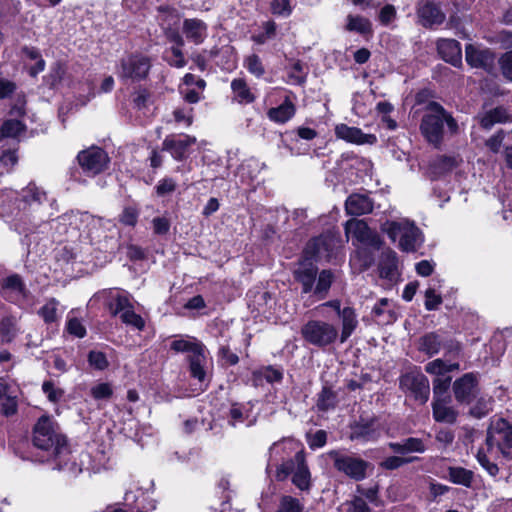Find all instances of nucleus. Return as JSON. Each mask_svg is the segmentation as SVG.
I'll use <instances>...</instances> for the list:
<instances>
[{
  "label": "nucleus",
  "instance_id": "f257e3e1",
  "mask_svg": "<svg viewBox=\"0 0 512 512\" xmlns=\"http://www.w3.org/2000/svg\"><path fill=\"white\" fill-rule=\"evenodd\" d=\"M329 242L330 240L325 237L310 240L304 249L303 258L299 260L293 270L294 279L301 285V293L311 294L317 300H323L328 296L335 279L334 273L330 269H323L319 272L317 265L313 262V260L325 256Z\"/></svg>",
  "mask_w": 512,
  "mask_h": 512
},
{
  "label": "nucleus",
  "instance_id": "f03ea898",
  "mask_svg": "<svg viewBox=\"0 0 512 512\" xmlns=\"http://www.w3.org/2000/svg\"><path fill=\"white\" fill-rule=\"evenodd\" d=\"M33 444L38 449L48 452L50 458L66 463L69 454L66 437L59 425L48 415H42L33 428Z\"/></svg>",
  "mask_w": 512,
  "mask_h": 512
},
{
  "label": "nucleus",
  "instance_id": "7ed1b4c3",
  "mask_svg": "<svg viewBox=\"0 0 512 512\" xmlns=\"http://www.w3.org/2000/svg\"><path fill=\"white\" fill-rule=\"evenodd\" d=\"M444 123L451 136L459 133V125L452 114L439 103L429 102L426 105V113L421 119L420 131L426 141L435 148H440L444 141Z\"/></svg>",
  "mask_w": 512,
  "mask_h": 512
},
{
  "label": "nucleus",
  "instance_id": "20e7f679",
  "mask_svg": "<svg viewBox=\"0 0 512 512\" xmlns=\"http://www.w3.org/2000/svg\"><path fill=\"white\" fill-rule=\"evenodd\" d=\"M292 475V483L301 491H308L311 487V473L305 459V453L300 450L294 457L284 461L276 469L277 481H284Z\"/></svg>",
  "mask_w": 512,
  "mask_h": 512
},
{
  "label": "nucleus",
  "instance_id": "39448f33",
  "mask_svg": "<svg viewBox=\"0 0 512 512\" xmlns=\"http://www.w3.org/2000/svg\"><path fill=\"white\" fill-rule=\"evenodd\" d=\"M389 238L395 242L398 240L399 247L405 252H414L422 244V234L418 227L413 223L403 222H388L383 228Z\"/></svg>",
  "mask_w": 512,
  "mask_h": 512
},
{
  "label": "nucleus",
  "instance_id": "423d86ee",
  "mask_svg": "<svg viewBox=\"0 0 512 512\" xmlns=\"http://www.w3.org/2000/svg\"><path fill=\"white\" fill-rule=\"evenodd\" d=\"M486 446L489 453H500L503 457H510L512 425L503 418L492 421L487 430Z\"/></svg>",
  "mask_w": 512,
  "mask_h": 512
},
{
  "label": "nucleus",
  "instance_id": "0eeeda50",
  "mask_svg": "<svg viewBox=\"0 0 512 512\" xmlns=\"http://www.w3.org/2000/svg\"><path fill=\"white\" fill-rule=\"evenodd\" d=\"M301 336L309 344L324 348L333 344L338 336V328L323 320H309L301 327Z\"/></svg>",
  "mask_w": 512,
  "mask_h": 512
},
{
  "label": "nucleus",
  "instance_id": "6e6552de",
  "mask_svg": "<svg viewBox=\"0 0 512 512\" xmlns=\"http://www.w3.org/2000/svg\"><path fill=\"white\" fill-rule=\"evenodd\" d=\"M327 455L333 462V466L337 471L356 481H360L366 477L368 462L360 457H356L342 450H331Z\"/></svg>",
  "mask_w": 512,
  "mask_h": 512
},
{
  "label": "nucleus",
  "instance_id": "1a4fd4ad",
  "mask_svg": "<svg viewBox=\"0 0 512 512\" xmlns=\"http://www.w3.org/2000/svg\"><path fill=\"white\" fill-rule=\"evenodd\" d=\"M150 68L151 59L135 53L121 59L117 73L123 80L141 81L148 76Z\"/></svg>",
  "mask_w": 512,
  "mask_h": 512
},
{
  "label": "nucleus",
  "instance_id": "9d476101",
  "mask_svg": "<svg viewBox=\"0 0 512 512\" xmlns=\"http://www.w3.org/2000/svg\"><path fill=\"white\" fill-rule=\"evenodd\" d=\"M399 387L405 393L409 392L421 404H425L429 399V380L419 370L403 374L399 379Z\"/></svg>",
  "mask_w": 512,
  "mask_h": 512
},
{
  "label": "nucleus",
  "instance_id": "9b49d317",
  "mask_svg": "<svg viewBox=\"0 0 512 512\" xmlns=\"http://www.w3.org/2000/svg\"><path fill=\"white\" fill-rule=\"evenodd\" d=\"M80 167L88 176H96L107 169L109 157L99 147H91L79 152L77 156Z\"/></svg>",
  "mask_w": 512,
  "mask_h": 512
},
{
  "label": "nucleus",
  "instance_id": "f8f14e48",
  "mask_svg": "<svg viewBox=\"0 0 512 512\" xmlns=\"http://www.w3.org/2000/svg\"><path fill=\"white\" fill-rule=\"evenodd\" d=\"M28 293L22 277L18 274H12L0 280V296L10 303L21 305Z\"/></svg>",
  "mask_w": 512,
  "mask_h": 512
},
{
  "label": "nucleus",
  "instance_id": "ddd939ff",
  "mask_svg": "<svg viewBox=\"0 0 512 512\" xmlns=\"http://www.w3.org/2000/svg\"><path fill=\"white\" fill-rule=\"evenodd\" d=\"M465 59L473 68H480L492 74L495 70V53L489 48H482L473 44L465 47Z\"/></svg>",
  "mask_w": 512,
  "mask_h": 512
},
{
  "label": "nucleus",
  "instance_id": "4468645a",
  "mask_svg": "<svg viewBox=\"0 0 512 512\" xmlns=\"http://www.w3.org/2000/svg\"><path fill=\"white\" fill-rule=\"evenodd\" d=\"M196 141V137L188 134L168 135L162 142V151L169 152L177 161H183L188 157L189 149Z\"/></svg>",
  "mask_w": 512,
  "mask_h": 512
},
{
  "label": "nucleus",
  "instance_id": "2eb2a0df",
  "mask_svg": "<svg viewBox=\"0 0 512 512\" xmlns=\"http://www.w3.org/2000/svg\"><path fill=\"white\" fill-rule=\"evenodd\" d=\"M455 399L462 404L472 403L479 392L478 380L474 373H466L453 383Z\"/></svg>",
  "mask_w": 512,
  "mask_h": 512
},
{
  "label": "nucleus",
  "instance_id": "dca6fc26",
  "mask_svg": "<svg viewBox=\"0 0 512 512\" xmlns=\"http://www.w3.org/2000/svg\"><path fill=\"white\" fill-rule=\"evenodd\" d=\"M345 229L360 242L379 249L382 241L379 235L370 229L363 220H349L346 222Z\"/></svg>",
  "mask_w": 512,
  "mask_h": 512
},
{
  "label": "nucleus",
  "instance_id": "f3484780",
  "mask_svg": "<svg viewBox=\"0 0 512 512\" xmlns=\"http://www.w3.org/2000/svg\"><path fill=\"white\" fill-rule=\"evenodd\" d=\"M337 138L354 144H374L377 138L373 134H365L357 127H350L346 124H339L335 127Z\"/></svg>",
  "mask_w": 512,
  "mask_h": 512
},
{
  "label": "nucleus",
  "instance_id": "a211bd4d",
  "mask_svg": "<svg viewBox=\"0 0 512 512\" xmlns=\"http://www.w3.org/2000/svg\"><path fill=\"white\" fill-rule=\"evenodd\" d=\"M182 31L188 41L200 45L208 36V25L201 19L189 18L183 21Z\"/></svg>",
  "mask_w": 512,
  "mask_h": 512
},
{
  "label": "nucleus",
  "instance_id": "6ab92c4d",
  "mask_svg": "<svg viewBox=\"0 0 512 512\" xmlns=\"http://www.w3.org/2000/svg\"><path fill=\"white\" fill-rule=\"evenodd\" d=\"M158 10L159 12L166 14L165 18H162L161 22L165 37L169 42L174 43L176 45L175 47H182L184 45V39L182 35L176 28H172L170 23H166L169 19L179 21L180 17L177 10L168 6H160Z\"/></svg>",
  "mask_w": 512,
  "mask_h": 512
},
{
  "label": "nucleus",
  "instance_id": "aec40b11",
  "mask_svg": "<svg viewBox=\"0 0 512 512\" xmlns=\"http://www.w3.org/2000/svg\"><path fill=\"white\" fill-rule=\"evenodd\" d=\"M437 50L444 61L456 67L461 65L462 51L458 41L454 39H441L437 42Z\"/></svg>",
  "mask_w": 512,
  "mask_h": 512
},
{
  "label": "nucleus",
  "instance_id": "412c9836",
  "mask_svg": "<svg viewBox=\"0 0 512 512\" xmlns=\"http://www.w3.org/2000/svg\"><path fill=\"white\" fill-rule=\"evenodd\" d=\"M374 203L372 199L364 194L354 193L351 194L345 202V209L347 214L360 216L371 213L373 211Z\"/></svg>",
  "mask_w": 512,
  "mask_h": 512
},
{
  "label": "nucleus",
  "instance_id": "4be33fe9",
  "mask_svg": "<svg viewBox=\"0 0 512 512\" xmlns=\"http://www.w3.org/2000/svg\"><path fill=\"white\" fill-rule=\"evenodd\" d=\"M418 16L425 27L442 24L445 20L444 13L433 3H421L418 8Z\"/></svg>",
  "mask_w": 512,
  "mask_h": 512
},
{
  "label": "nucleus",
  "instance_id": "5701e85b",
  "mask_svg": "<svg viewBox=\"0 0 512 512\" xmlns=\"http://www.w3.org/2000/svg\"><path fill=\"white\" fill-rule=\"evenodd\" d=\"M397 255L394 251L387 249L382 252L379 261L380 277L393 281L396 279L397 273Z\"/></svg>",
  "mask_w": 512,
  "mask_h": 512
},
{
  "label": "nucleus",
  "instance_id": "b1692460",
  "mask_svg": "<svg viewBox=\"0 0 512 512\" xmlns=\"http://www.w3.org/2000/svg\"><path fill=\"white\" fill-rule=\"evenodd\" d=\"M432 410L433 418L437 422L453 424L457 420L458 412L447 405L444 399H433Z\"/></svg>",
  "mask_w": 512,
  "mask_h": 512
},
{
  "label": "nucleus",
  "instance_id": "393cba45",
  "mask_svg": "<svg viewBox=\"0 0 512 512\" xmlns=\"http://www.w3.org/2000/svg\"><path fill=\"white\" fill-rule=\"evenodd\" d=\"M510 121H512V116L504 107L491 109L480 117V125L485 130L491 129L497 123H506Z\"/></svg>",
  "mask_w": 512,
  "mask_h": 512
},
{
  "label": "nucleus",
  "instance_id": "a878e982",
  "mask_svg": "<svg viewBox=\"0 0 512 512\" xmlns=\"http://www.w3.org/2000/svg\"><path fill=\"white\" fill-rule=\"evenodd\" d=\"M338 316L342 324L340 342L344 343L358 326L357 315L352 307H344Z\"/></svg>",
  "mask_w": 512,
  "mask_h": 512
},
{
  "label": "nucleus",
  "instance_id": "bb28decb",
  "mask_svg": "<svg viewBox=\"0 0 512 512\" xmlns=\"http://www.w3.org/2000/svg\"><path fill=\"white\" fill-rule=\"evenodd\" d=\"M379 433L375 427V422L373 420L370 421H360L357 422L351 428V439L363 440V441H372L377 439Z\"/></svg>",
  "mask_w": 512,
  "mask_h": 512
},
{
  "label": "nucleus",
  "instance_id": "cd10ccee",
  "mask_svg": "<svg viewBox=\"0 0 512 512\" xmlns=\"http://www.w3.org/2000/svg\"><path fill=\"white\" fill-rule=\"evenodd\" d=\"M447 478L450 482L471 488L474 481V472L460 466H451L447 469Z\"/></svg>",
  "mask_w": 512,
  "mask_h": 512
},
{
  "label": "nucleus",
  "instance_id": "c85d7f7f",
  "mask_svg": "<svg viewBox=\"0 0 512 512\" xmlns=\"http://www.w3.org/2000/svg\"><path fill=\"white\" fill-rule=\"evenodd\" d=\"M233 99L240 104H250L255 100L254 94L251 92L246 81L242 78L233 79L231 82Z\"/></svg>",
  "mask_w": 512,
  "mask_h": 512
},
{
  "label": "nucleus",
  "instance_id": "c756f323",
  "mask_svg": "<svg viewBox=\"0 0 512 512\" xmlns=\"http://www.w3.org/2000/svg\"><path fill=\"white\" fill-rule=\"evenodd\" d=\"M442 345L443 341L440 335L435 332L427 333L419 339V351L425 353L429 357L439 353Z\"/></svg>",
  "mask_w": 512,
  "mask_h": 512
},
{
  "label": "nucleus",
  "instance_id": "7c9ffc66",
  "mask_svg": "<svg viewBox=\"0 0 512 512\" xmlns=\"http://www.w3.org/2000/svg\"><path fill=\"white\" fill-rule=\"evenodd\" d=\"M295 111L296 109L294 104L290 100L286 99L278 107L269 109L267 114L270 120L284 124L294 116Z\"/></svg>",
  "mask_w": 512,
  "mask_h": 512
},
{
  "label": "nucleus",
  "instance_id": "2f4dec72",
  "mask_svg": "<svg viewBox=\"0 0 512 512\" xmlns=\"http://www.w3.org/2000/svg\"><path fill=\"white\" fill-rule=\"evenodd\" d=\"M189 359V367L191 376L203 382L206 378L205 364H206V356L204 354V347H202L201 351L195 352L188 356Z\"/></svg>",
  "mask_w": 512,
  "mask_h": 512
},
{
  "label": "nucleus",
  "instance_id": "473e14b6",
  "mask_svg": "<svg viewBox=\"0 0 512 512\" xmlns=\"http://www.w3.org/2000/svg\"><path fill=\"white\" fill-rule=\"evenodd\" d=\"M459 363H447L443 359H435L430 361L425 366V371L431 375H436L437 377H445L446 373L459 370Z\"/></svg>",
  "mask_w": 512,
  "mask_h": 512
},
{
  "label": "nucleus",
  "instance_id": "72a5a7b5",
  "mask_svg": "<svg viewBox=\"0 0 512 512\" xmlns=\"http://www.w3.org/2000/svg\"><path fill=\"white\" fill-rule=\"evenodd\" d=\"M345 28L347 31L357 32L361 35H367L372 32L371 22L367 18L358 15H348Z\"/></svg>",
  "mask_w": 512,
  "mask_h": 512
},
{
  "label": "nucleus",
  "instance_id": "f704fd0d",
  "mask_svg": "<svg viewBox=\"0 0 512 512\" xmlns=\"http://www.w3.org/2000/svg\"><path fill=\"white\" fill-rule=\"evenodd\" d=\"M18 333L17 319L14 316H6L0 321V337L3 343L14 340Z\"/></svg>",
  "mask_w": 512,
  "mask_h": 512
},
{
  "label": "nucleus",
  "instance_id": "c9c22d12",
  "mask_svg": "<svg viewBox=\"0 0 512 512\" xmlns=\"http://www.w3.org/2000/svg\"><path fill=\"white\" fill-rule=\"evenodd\" d=\"M25 131V125L16 119L6 120L0 128V139H17Z\"/></svg>",
  "mask_w": 512,
  "mask_h": 512
},
{
  "label": "nucleus",
  "instance_id": "e433bc0d",
  "mask_svg": "<svg viewBox=\"0 0 512 512\" xmlns=\"http://www.w3.org/2000/svg\"><path fill=\"white\" fill-rule=\"evenodd\" d=\"M337 403L336 393L327 386H324L318 395L317 407L321 411L333 409Z\"/></svg>",
  "mask_w": 512,
  "mask_h": 512
},
{
  "label": "nucleus",
  "instance_id": "4c0bfd02",
  "mask_svg": "<svg viewBox=\"0 0 512 512\" xmlns=\"http://www.w3.org/2000/svg\"><path fill=\"white\" fill-rule=\"evenodd\" d=\"M47 199L46 192L36 187L34 184H29L22 191V200L26 203H38L41 204Z\"/></svg>",
  "mask_w": 512,
  "mask_h": 512
},
{
  "label": "nucleus",
  "instance_id": "58836bf2",
  "mask_svg": "<svg viewBox=\"0 0 512 512\" xmlns=\"http://www.w3.org/2000/svg\"><path fill=\"white\" fill-rule=\"evenodd\" d=\"M119 317L124 324L130 325L139 331L143 330L145 327L144 319L139 314L135 313L133 305L131 308L119 314Z\"/></svg>",
  "mask_w": 512,
  "mask_h": 512
},
{
  "label": "nucleus",
  "instance_id": "ea45409f",
  "mask_svg": "<svg viewBox=\"0 0 512 512\" xmlns=\"http://www.w3.org/2000/svg\"><path fill=\"white\" fill-rule=\"evenodd\" d=\"M494 453H489L488 449L485 451L483 448L479 449L476 458L479 464L488 472L491 476H496L499 472V467L496 463L491 461V457Z\"/></svg>",
  "mask_w": 512,
  "mask_h": 512
},
{
  "label": "nucleus",
  "instance_id": "a19ab883",
  "mask_svg": "<svg viewBox=\"0 0 512 512\" xmlns=\"http://www.w3.org/2000/svg\"><path fill=\"white\" fill-rule=\"evenodd\" d=\"M202 347L204 346L199 342H191L184 339L174 340L171 343L172 350L176 352H187L189 355L201 351Z\"/></svg>",
  "mask_w": 512,
  "mask_h": 512
},
{
  "label": "nucleus",
  "instance_id": "79ce46f5",
  "mask_svg": "<svg viewBox=\"0 0 512 512\" xmlns=\"http://www.w3.org/2000/svg\"><path fill=\"white\" fill-rule=\"evenodd\" d=\"M59 302L52 298L39 310V315L46 323H52L57 320V307Z\"/></svg>",
  "mask_w": 512,
  "mask_h": 512
},
{
  "label": "nucleus",
  "instance_id": "37998d69",
  "mask_svg": "<svg viewBox=\"0 0 512 512\" xmlns=\"http://www.w3.org/2000/svg\"><path fill=\"white\" fill-rule=\"evenodd\" d=\"M442 303V297L440 294L436 293V286L430 285L425 291V308L428 311H433L438 309V307Z\"/></svg>",
  "mask_w": 512,
  "mask_h": 512
},
{
  "label": "nucleus",
  "instance_id": "c03bdc74",
  "mask_svg": "<svg viewBox=\"0 0 512 512\" xmlns=\"http://www.w3.org/2000/svg\"><path fill=\"white\" fill-rule=\"evenodd\" d=\"M258 374L268 383H280L283 379V371L275 366H266L258 371Z\"/></svg>",
  "mask_w": 512,
  "mask_h": 512
},
{
  "label": "nucleus",
  "instance_id": "a18cd8bd",
  "mask_svg": "<svg viewBox=\"0 0 512 512\" xmlns=\"http://www.w3.org/2000/svg\"><path fill=\"white\" fill-rule=\"evenodd\" d=\"M132 302L126 294H118L115 296L114 301L110 304L111 314L113 316L121 314L123 311L131 308Z\"/></svg>",
  "mask_w": 512,
  "mask_h": 512
},
{
  "label": "nucleus",
  "instance_id": "49530a36",
  "mask_svg": "<svg viewBox=\"0 0 512 512\" xmlns=\"http://www.w3.org/2000/svg\"><path fill=\"white\" fill-rule=\"evenodd\" d=\"M244 66L251 74L255 75L258 78L263 76V74L265 73L264 66L259 56L256 54H252L246 57L244 61Z\"/></svg>",
  "mask_w": 512,
  "mask_h": 512
},
{
  "label": "nucleus",
  "instance_id": "de8ad7c7",
  "mask_svg": "<svg viewBox=\"0 0 512 512\" xmlns=\"http://www.w3.org/2000/svg\"><path fill=\"white\" fill-rule=\"evenodd\" d=\"M451 377H436L433 380V399H442L451 385Z\"/></svg>",
  "mask_w": 512,
  "mask_h": 512
},
{
  "label": "nucleus",
  "instance_id": "09e8293b",
  "mask_svg": "<svg viewBox=\"0 0 512 512\" xmlns=\"http://www.w3.org/2000/svg\"><path fill=\"white\" fill-rule=\"evenodd\" d=\"M498 64L504 79L512 82V49L501 55Z\"/></svg>",
  "mask_w": 512,
  "mask_h": 512
},
{
  "label": "nucleus",
  "instance_id": "8fccbe9b",
  "mask_svg": "<svg viewBox=\"0 0 512 512\" xmlns=\"http://www.w3.org/2000/svg\"><path fill=\"white\" fill-rule=\"evenodd\" d=\"M277 512H303V506L292 496L282 497Z\"/></svg>",
  "mask_w": 512,
  "mask_h": 512
},
{
  "label": "nucleus",
  "instance_id": "3c124183",
  "mask_svg": "<svg viewBox=\"0 0 512 512\" xmlns=\"http://www.w3.org/2000/svg\"><path fill=\"white\" fill-rule=\"evenodd\" d=\"M90 393L95 400H106L112 396L113 389L109 383H99L91 388Z\"/></svg>",
  "mask_w": 512,
  "mask_h": 512
},
{
  "label": "nucleus",
  "instance_id": "603ef678",
  "mask_svg": "<svg viewBox=\"0 0 512 512\" xmlns=\"http://www.w3.org/2000/svg\"><path fill=\"white\" fill-rule=\"evenodd\" d=\"M42 390L46 394L49 401L54 403L58 402L64 394L63 390L56 388L52 381L43 382Z\"/></svg>",
  "mask_w": 512,
  "mask_h": 512
},
{
  "label": "nucleus",
  "instance_id": "864d4df0",
  "mask_svg": "<svg viewBox=\"0 0 512 512\" xmlns=\"http://www.w3.org/2000/svg\"><path fill=\"white\" fill-rule=\"evenodd\" d=\"M88 361L91 366L98 370H103L108 366L106 355L100 351H91L88 355Z\"/></svg>",
  "mask_w": 512,
  "mask_h": 512
},
{
  "label": "nucleus",
  "instance_id": "5fc2aeb1",
  "mask_svg": "<svg viewBox=\"0 0 512 512\" xmlns=\"http://www.w3.org/2000/svg\"><path fill=\"white\" fill-rule=\"evenodd\" d=\"M504 137V131L499 130L486 140L485 145L491 152L498 153L502 147Z\"/></svg>",
  "mask_w": 512,
  "mask_h": 512
},
{
  "label": "nucleus",
  "instance_id": "6e6d98bb",
  "mask_svg": "<svg viewBox=\"0 0 512 512\" xmlns=\"http://www.w3.org/2000/svg\"><path fill=\"white\" fill-rule=\"evenodd\" d=\"M406 453L416 452L423 453L426 450L424 442L420 438L410 437L404 440Z\"/></svg>",
  "mask_w": 512,
  "mask_h": 512
},
{
  "label": "nucleus",
  "instance_id": "4d7b16f0",
  "mask_svg": "<svg viewBox=\"0 0 512 512\" xmlns=\"http://www.w3.org/2000/svg\"><path fill=\"white\" fill-rule=\"evenodd\" d=\"M412 461V458L404 459L398 456H390L383 460L380 466L387 470H394Z\"/></svg>",
  "mask_w": 512,
  "mask_h": 512
},
{
  "label": "nucleus",
  "instance_id": "13d9d810",
  "mask_svg": "<svg viewBox=\"0 0 512 512\" xmlns=\"http://www.w3.org/2000/svg\"><path fill=\"white\" fill-rule=\"evenodd\" d=\"M151 95L146 89H138L134 93L133 103L137 109H143L148 106Z\"/></svg>",
  "mask_w": 512,
  "mask_h": 512
},
{
  "label": "nucleus",
  "instance_id": "bf43d9fd",
  "mask_svg": "<svg viewBox=\"0 0 512 512\" xmlns=\"http://www.w3.org/2000/svg\"><path fill=\"white\" fill-rule=\"evenodd\" d=\"M245 419L243 409L238 404H233L229 410L228 423L235 427L238 423H242Z\"/></svg>",
  "mask_w": 512,
  "mask_h": 512
},
{
  "label": "nucleus",
  "instance_id": "052dcab7",
  "mask_svg": "<svg viewBox=\"0 0 512 512\" xmlns=\"http://www.w3.org/2000/svg\"><path fill=\"white\" fill-rule=\"evenodd\" d=\"M174 120L177 123H184L187 127L192 124V109L178 108L173 112Z\"/></svg>",
  "mask_w": 512,
  "mask_h": 512
},
{
  "label": "nucleus",
  "instance_id": "680f3d73",
  "mask_svg": "<svg viewBox=\"0 0 512 512\" xmlns=\"http://www.w3.org/2000/svg\"><path fill=\"white\" fill-rule=\"evenodd\" d=\"M138 212L135 208L126 207L120 215V222L124 225L134 226L137 222Z\"/></svg>",
  "mask_w": 512,
  "mask_h": 512
},
{
  "label": "nucleus",
  "instance_id": "e2e57ef3",
  "mask_svg": "<svg viewBox=\"0 0 512 512\" xmlns=\"http://www.w3.org/2000/svg\"><path fill=\"white\" fill-rule=\"evenodd\" d=\"M270 5L273 14L289 15L291 13L289 0H271Z\"/></svg>",
  "mask_w": 512,
  "mask_h": 512
},
{
  "label": "nucleus",
  "instance_id": "0e129e2a",
  "mask_svg": "<svg viewBox=\"0 0 512 512\" xmlns=\"http://www.w3.org/2000/svg\"><path fill=\"white\" fill-rule=\"evenodd\" d=\"M176 189V183L172 178H164L156 186V192L159 196L172 193Z\"/></svg>",
  "mask_w": 512,
  "mask_h": 512
},
{
  "label": "nucleus",
  "instance_id": "69168bd1",
  "mask_svg": "<svg viewBox=\"0 0 512 512\" xmlns=\"http://www.w3.org/2000/svg\"><path fill=\"white\" fill-rule=\"evenodd\" d=\"M490 410V401L483 398L479 399L475 406L471 409V414L477 418H482L488 414Z\"/></svg>",
  "mask_w": 512,
  "mask_h": 512
},
{
  "label": "nucleus",
  "instance_id": "338daca9",
  "mask_svg": "<svg viewBox=\"0 0 512 512\" xmlns=\"http://www.w3.org/2000/svg\"><path fill=\"white\" fill-rule=\"evenodd\" d=\"M154 233L165 235L169 232L170 222L165 217H156L152 221Z\"/></svg>",
  "mask_w": 512,
  "mask_h": 512
},
{
  "label": "nucleus",
  "instance_id": "774afa93",
  "mask_svg": "<svg viewBox=\"0 0 512 512\" xmlns=\"http://www.w3.org/2000/svg\"><path fill=\"white\" fill-rule=\"evenodd\" d=\"M347 512H372L361 497H355L349 504Z\"/></svg>",
  "mask_w": 512,
  "mask_h": 512
}]
</instances>
